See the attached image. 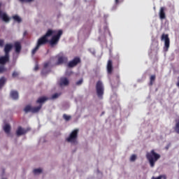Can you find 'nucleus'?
<instances>
[{
	"label": "nucleus",
	"mask_w": 179,
	"mask_h": 179,
	"mask_svg": "<svg viewBox=\"0 0 179 179\" xmlns=\"http://www.w3.org/2000/svg\"><path fill=\"white\" fill-rule=\"evenodd\" d=\"M161 40L164 41V50L165 52H167L170 48V38L169 37V34H163Z\"/></svg>",
	"instance_id": "obj_5"
},
{
	"label": "nucleus",
	"mask_w": 179,
	"mask_h": 179,
	"mask_svg": "<svg viewBox=\"0 0 179 179\" xmlns=\"http://www.w3.org/2000/svg\"><path fill=\"white\" fill-rule=\"evenodd\" d=\"M41 172H42V169H35L34 170V174H41Z\"/></svg>",
	"instance_id": "obj_28"
},
{
	"label": "nucleus",
	"mask_w": 179,
	"mask_h": 179,
	"mask_svg": "<svg viewBox=\"0 0 179 179\" xmlns=\"http://www.w3.org/2000/svg\"><path fill=\"white\" fill-rule=\"evenodd\" d=\"M83 82V79H80V80H78L77 83H76V85H80Z\"/></svg>",
	"instance_id": "obj_34"
},
{
	"label": "nucleus",
	"mask_w": 179,
	"mask_h": 179,
	"mask_svg": "<svg viewBox=\"0 0 179 179\" xmlns=\"http://www.w3.org/2000/svg\"><path fill=\"white\" fill-rule=\"evenodd\" d=\"M6 83V79L5 78V77H1L0 78V89H1L4 86Z\"/></svg>",
	"instance_id": "obj_19"
},
{
	"label": "nucleus",
	"mask_w": 179,
	"mask_h": 179,
	"mask_svg": "<svg viewBox=\"0 0 179 179\" xmlns=\"http://www.w3.org/2000/svg\"><path fill=\"white\" fill-rule=\"evenodd\" d=\"M13 19L14 20V21H15L18 23H20L22 22V19L17 15L13 16Z\"/></svg>",
	"instance_id": "obj_24"
},
{
	"label": "nucleus",
	"mask_w": 179,
	"mask_h": 179,
	"mask_svg": "<svg viewBox=\"0 0 179 179\" xmlns=\"http://www.w3.org/2000/svg\"><path fill=\"white\" fill-rule=\"evenodd\" d=\"M0 17H1L2 20L6 22H8L10 20V18L8 17V15L5 13H3L1 10H0Z\"/></svg>",
	"instance_id": "obj_15"
},
{
	"label": "nucleus",
	"mask_w": 179,
	"mask_h": 179,
	"mask_svg": "<svg viewBox=\"0 0 179 179\" xmlns=\"http://www.w3.org/2000/svg\"><path fill=\"white\" fill-rule=\"evenodd\" d=\"M81 62L80 58L78 57H75L72 61L69 62L68 66L69 68H73Z\"/></svg>",
	"instance_id": "obj_7"
},
{
	"label": "nucleus",
	"mask_w": 179,
	"mask_h": 179,
	"mask_svg": "<svg viewBox=\"0 0 179 179\" xmlns=\"http://www.w3.org/2000/svg\"><path fill=\"white\" fill-rule=\"evenodd\" d=\"M0 8H1V4H0Z\"/></svg>",
	"instance_id": "obj_44"
},
{
	"label": "nucleus",
	"mask_w": 179,
	"mask_h": 179,
	"mask_svg": "<svg viewBox=\"0 0 179 179\" xmlns=\"http://www.w3.org/2000/svg\"><path fill=\"white\" fill-rule=\"evenodd\" d=\"M38 69V66L36 65V66H35V68H34V70H35V71H37Z\"/></svg>",
	"instance_id": "obj_38"
},
{
	"label": "nucleus",
	"mask_w": 179,
	"mask_h": 179,
	"mask_svg": "<svg viewBox=\"0 0 179 179\" xmlns=\"http://www.w3.org/2000/svg\"><path fill=\"white\" fill-rule=\"evenodd\" d=\"M120 3V0H115V4L117 5Z\"/></svg>",
	"instance_id": "obj_39"
},
{
	"label": "nucleus",
	"mask_w": 179,
	"mask_h": 179,
	"mask_svg": "<svg viewBox=\"0 0 179 179\" xmlns=\"http://www.w3.org/2000/svg\"><path fill=\"white\" fill-rule=\"evenodd\" d=\"M29 129H24L22 127H18L17 131H16V134L17 136L24 135L27 133Z\"/></svg>",
	"instance_id": "obj_9"
},
{
	"label": "nucleus",
	"mask_w": 179,
	"mask_h": 179,
	"mask_svg": "<svg viewBox=\"0 0 179 179\" xmlns=\"http://www.w3.org/2000/svg\"><path fill=\"white\" fill-rule=\"evenodd\" d=\"M3 44H4L3 40H0V46H1V47H3Z\"/></svg>",
	"instance_id": "obj_36"
},
{
	"label": "nucleus",
	"mask_w": 179,
	"mask_h": 179,
	"mask_svg": "<svg viewBox=\"0 0 179 179\" xmlns=\"http://www.w3.org/2000/svg\"><path fill=\"white\" fill-rule=\"evenodd\" d=\"M10 97L14 100L18 99V97H19L18 92L17 91L12 90L10 92Z\"/></svg>",
	"instance_id": "obj_16"
},
{
	"label": "nucleus",
	"mask_w": 179,
	"mask_h": 179,
	"mask_svg": "<svg viewBox=\"0 0 179 179\" xmlns=\"http://www.w3.org/2000/svg\"><path fill=\"white\" fill-rule=\"evenodd\" d=\"M113 61L108 60L107 64V71L108 74H111L113 73Z\"/></svg>",
	"instance_id": "obj_11"
},
{
	"label": "nucleus",
	"mask_w": 179,
	"mask_h": 179,
	"mask_svg": "<svg viewBox=\"0 0 179 179\" xmlns=\"http://www.w3.org/2000/svg\"><path fill=\"white\" fill-rule=\"evenodd\" d=\"M10 61V55H6L0 57V64L4 65Z\"/></svg>",
	"instance_id": "obj_8"
},
{
	"label": "nucleus",
	"mask_w": 179,
	"mask_h": 179,
	"mask_svg": "<svg viewBox=\"0 0 179 179\" xmlns=\"http://www.w3.org/2000/svg\"><path fill=\"white\" fill-rule=\"evenodd\" d=\"M13 48V45L11 44H6L4 48V52L6 55H10V52Z\"/></svg>",
	"instance_id": "obj_12"
},
{
	"label": "nucleus",
	"mask_w": 179,
	"mask_h": 179,
	"mask_svg": "<svg viewBox=\"0 0 179 179\" xmlns=\"http://www.w3.org/2000/svg\"><path fill=\"white\" fill-rule=\"evenodd\" d=\"M156 79V76L155 75L152 76L150 77V85H153V82Z\"/></svg>",
	"instance_id": "obj_27"
},
{
	"label": "nucleus",
	"mask_w": 179,
	"mask_h": 179,
	"mask_svg": "<svg viewBox=\"0 0 179 179\" xmlns=\"http://www.w3.org/2000/svg\"><path fill=\"white\" fill-rule=\"evenodd\" d=\"M78 131L79 130L78 129L73 130L69 137L66 138V141L70 143H75L78 138Z\"/></svg>",
	"instance_id": "obj_6"
},
{
	"label": "nucleus",
	"mask_w": 179,
	"mask_h": 179,
	"mask_svg": "<svg viewBox=\"0 0 179 179\" xmlns=\"http://www.w3.org/2000/svg\"><path fill=\"white\" fill-rule=\"evenodd\" d=\"M146 157L150 162V166L154 167L156 162L161 158V155L157 153L155 150H152L150 152H147Z\"/></svg>",
	"instance_id": "obj_1"
},
{
	"label": "nucleus",
	"mask_w": 179,
	"mask_h": 179,
	"mask_svg": "<svg viewBox=\"0 0 179 179\" xmlns=\"http://www.w3.org/2000/svg\"><path fill=\"white\" fill-rule=\"evenodd\" d=\"M55 31H52L51 29H49L45 35L43 36L41 38H40L38 40L37 45L38 46L44 45L46 43H49V40L48 39V37L51 36L53 34H55Z\"/></svg>",
	"instance_id": "obj_2"
},
{
	"label": "nucleus",
	"mask_w": 179,
	"mask_h": 179,
	"mask_svg": "<svg viewBox=\"0 0 179 179\" xmlns=\"http://www.w3.org/2000/svg\"><path fill=\"white\" fill-rule=\"evenodd\" d=\"M15 52L16 53H20L22 49V46L19 42H16L15 43Z\"/></svg>",
	"instance_id": "obj_17"
},
{
	"label": "nucleus",
	"mask_w": 179,
	"mask_h": 179,
	"mask_svg": "<svg viewBox=\"0 0 179 179\" xmlns=\"http://www.w3.org/2000/svg\"><path fill=\"white\" fill-rule=\"evenodd\" d=\"M3 129H4V131L6 133V134H10V126L9 124H6L3 127Z\"/></svg>",
	"instance_id": "obj_20"
},
{
	"label": "nucleus",
	"mask_w": 179,
	"mask_h": 179,
	"mask_svg": "<svg viewBox=\"0 0 179 179\" xmlns=\"http://www.w3.org/2000/svg\"><path fill=\"white\" fill-rule=\"evenodd\" d=\"M62 94V93H55L52 96V99H55L58 98L60 95Z\"/></svg>",
	"instance_id": "obj_31"
},
{
	"label": "nucleus",
	"mask_w": 179,
	"mask_h": 179,
	"mask_svg": "<svg viewBox=\"0 0 179 179\" xmlns=\"http://www.w3.org/2000/svg\"><path fill=\"white\" fill-rule=\"evenodd\" d=\"M104 114V112L102 113L101 115Z\"/></svg>",
	"instance_id": "obj_43"
},
{
	"label": "nucleus",
	"mask_w": 179,
	"mask_h": 179,
	"mask_svg": "<svg viewBox=\"0 0 179 179\" xmlns=\"http://www.w3.org/2000/svg\"><path fill=\"white\" fill-rule=\"evenodd\" d=\"M49 64H50L49 62H47V63L44 64V69H43V70L41 72L42 75H45V74H47L48 73V72H47V73L45 72V69L48 68Z\"/></svg>",
	"instance_id": "obj_23"
},
{
	"label": "nucleus",
	"mask_w": 179,
	"mask_h": 179,
	"mask_svg": "<svg viewBox=\"0 0 179 179\" xmlns=\"http://www.w3.org/2000/svg\"><path fill=\"white\" fill-rule=\"evenodd\" d=\"M59 84L61 87L67 86L69 84V81L66 78L63 77L60 78V81Z\"/></svg>",
	"instance_id": "obj_10"
},
{
	"label": "nucleus",
	"mask_w": 179,
	"mask_h": 179,
	"mask_svg": "<svg viewBox=\"0 0 179 179\" xmlns=\"http://www.w3.org/2000/svg\"><path fill=\"white\" fill-rule=\"evenodd\" d=\"M63 34V31L62 30H59L57 32V34L52 36V38H51V40H48V43L52 45H55L56 44H57L58 41H59L62 35Z\"/></svg>",
	"instance_id": "obj_4"
},
{
	"label": "nucleus",
	"mask_w": 179,
	"mask_h": 179,
	"mask_svg": "<svg viewBox=\"0 0 179 179\" xmlns=\"http://www.w3.org/2000/svg\"><path fill=\"white\" fill-rule=\"evenodd\" d=\"M162 176H160L157 178H155V177L152 178V179H162Z\"/></svg>",
	"instance_id": "obj_37"
},
{
	"label": "nucleus",
	"mask_w": 179,
	"mask_h": 179,
	"mask_svg": "<svg viewBox=\"0 0 179 179\" xmlns=\"http://www.w3.org/2000/svg\"><path fill=\"white\" fill-rule=\"evenodd\" d=\"M96 94L99 98L102 99L104 94V87L101 80L98 81L96 85Z\"/></svg>",
	"instance_id": "obj_3"
},
{
	"label": "nucleus",
	"mask_w": 179,
	"mask_h": 179,
	"mask_svg": "<svg viewBox=\"0 0 179 179\" xmlns=\"http://www.w3.org/2000/svg\"><path fill=\"white\" fill-rule=\"evenodd\" d=\"M177 86L179 87V76H178V81L177 83Z\"/></svg>",
	"instance_id": "obj_41"
},
{
	"label": "nucleus",
	"mask_w": 179,
	"mask_h": 179,
	"mask_svg": "<svg viewBox=\"0 0 179 179\" xmlns=\"http://www.w3.org/2000/svg\"><path fill=\"white\" fill-rule=\"evenodd\" d=\"M176 124L174 127V129L176 132L179 134V120H176Z\"/></svg>",
	"instance_id": "obj_22"
},
{
	"label": "nucleus",
	"mask_w": 179,
	"mask_h": 179,
	"mask_svg": "<svg viewBox=\"0 0 179 179\" xmlns=\"http://www.w3.org/2000/svg\"><path fill=\"white\" fill-rule=\"evenodd\" d=\"M24 110L26 113H27L28 112L32 113V107L31 106L28 105L24 108Z\"/></svg>",
	"instance_id": "obj_25"
},
{
	"label": "nucleus",
	"mask_w": 179,
	"mask_h": 179,
	"mask_svg": "<svg viewBox=\"0 0 179 179\" xmlns=\"http://www.w3.org/2000/svg\"><path fill=\"white\" fill-rule=\"evenodd\" d=\"M18 76H19V73L17 72V71H14V72L13 73V74H12V76H13V78L17 77Z\"/></svg>",
	"instance_id": "obj_33"
},
{
	"label": "nucleus",
	"mask_w": 179,
	"mask_h": 179,
	"mask_svg": "<svg viewBox=\"0 0 179 179\" xmlns=\"http://www.w3.org/2000/svg\"><path fill=\"white\" fill-rule=\"evenodd\" d=\"M136 158H137V157H136V155H132L131 157V158H130V160H131V162H134V161L136 159Z\"/></svg>",
	"instance_id": "obj_32"
},
{
	"label": "nucleus",
	"mask_w": 179,
	"mask_h": 179,
	"mask_svg": "<svg viewBox=\"0 0 179 179\" xmlns=\"http://www.w3.org/2000/svg\"><path fill=\"white\" fill-rule=\"evenodd\" d=\"M39 48H40V46L36 44V46L32 50V52H31L32 55H34Z\"/></svg>",
	"instance_id": "obj_26"
},
{
	"label": "nucleus",
	"mask_w": 179,
	"mask_h": 179,
	"mask_svg": "<svg viewBox=\"0 0 179 179\" xmlns=\"http://www.w3.org/2000/svg\"><path fill=\"white\" fill-rule=\"evenodd\" d=\"M67 61L68 58L64 55H62L59 57L57 64H61L67 62Z\"/></svg>",
	"instance_id": "obj_14"
},
{
	"label": "nucleus",
	"mask_w": 179,
	"mask_h": 179,
	"mask_svg": "<svg viewBox=\"0 0 179 179\" xmlns=\"http://www.w3.org/2000/svg\"><path fill=\"white\" fill-rule=\"evenodd\" d=\"M27 34V31H25L24 32V36H25Z\"/></svg>",
	"instance_id": "obj_40"
},
{
	"label": "nucleus",
	"mask_w": 179,
	"mask_h": 179,
	"mask_svg": "<svg viewBox=\"0 0 179 179\" xmlns=\"http://www.w3.org/2000/svg\"><path fill=\"white\" fill-rule=\"evenodd\" d=\"M20 2H27V3H29V2H31L34 0H19Z\"/></svg>",
	"instance_id": "obj_35"
},
{
	"label": "nucleus",
	"mask_w": 179,
	"mask_h": 179,
	"mask_svg": "<svg viewBox=\"0 0 179 179\" xmlns=\"http://www.w3.org/2000/svg\"><path fill=\"white\" fill-rule=\"evenodd\" d=\"M162 178L166 179V176H162Z\"/></svg>",
	"instance_id": "obj_42"
},
{
	"label": "nucleus",
	"mask_w": 179,
	"mask_h": 179,
	"mask_svg": "<svg viewBox=\"0 0 179 179\" xmlns=\"http://www.w3.org/2000/svg\"><path fill=\"white\" fill-rule=\"evenodd\" d=\"M48 99L47 97H45V96H43V97H41L39 98L38 100H37V103H44L45 101H47Z\"/></svg>",
	"instance_id": "obj_21"
},
{
	"label": "nucleus",
	"mask_w": 179,
	"mask_h": 179,
	"mask_svg": "<svg viewBox=\"0 0 179 179\" xmlns=\"http://www.w3.org/2000/svg\"><path fill=\"white\" fill-rule=\"evenodd\" d=\"M63 118H64L66 121H69V120H71V117L70 115H67L66 114H64Z\"/></svg>",
	"instance_id": "obj_29"
},
{
	"label": "nucleus",
	"mask_w": 179,
	"mask_h": 179,
	"mask_svg": "<svg viewBox=\"0 0 179 179\" xmlns=\"http://www.w3.org/2000/svg\"><path fill=\"white\" fill-rule=\"evenodd\" d=\"M166 8L164 7H162L159 10V17L161 20H165L166 18L165 13Z\"/></svg>",
	"instance_id": "obj_13"
},
{
	"label": "nucleus",
	"mask_w": 179,
	"mask_h": 179,
	"mask_svg": "<svg viewBox=\"0 0 179 179\" xmlns=\"http://www.w3.org/2000/svg\"><path fill=\"white\" fill-rule=\"evenodd\" d=\"M7 69L3 66H0V73L6 72Z\"/></svg>",
	"instance_id": "obj_30"
},
{
	"label": "nucleus",
	"mask_w": 179,
	"mask_h": 179,
	"mask_svg": "<svg viewBox=\"0 0 179 179\" xmlns=\"http://www.w3.org/2000/svg\"><path fill=\"white\" fill-rule=\"evenodd\" d=\"M41 108H42V105H40L37 107H32L31 113H38L41 110Z\"/></svg>",
	"instance_id": "obj_18"
}]
</instances>
